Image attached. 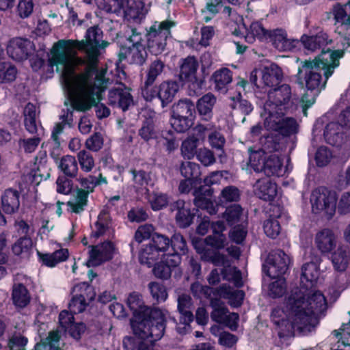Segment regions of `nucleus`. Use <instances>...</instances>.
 Returning a JSON list of instances; mask_svg holds the SVG:
<instances>
[{
    "label": "nucleus",
    "mask_w": 350,
    "mask_h": 350,
    "mask_svg": "<svg viewBox=\"0 0 350 350\" xmlns=\"http://www.w3.org/2000/svg\"><path fill=\"white\" fill-rule=\"evenodd\" d=\"M127 306L132 311L133 336L123 338L124 350H154L155 342L164 335L166 320L159 308L145 306L142 295L137 292L129 294Z\"/></svg>",
    "instance_id": "nucleus-1"
},
{
    "label": "nucleus",
    "mask_w": 350,
    "mask_h": 350,
    "mask_svg": "<svg viewBox=\"0 0 350 350\" xmlns=\"http://www.w3.org/2000/svg\"><path fill=\"white\" fill-rule=\"evenodd\" d=\"M321 47V52L312 60L302 62L299 74L304 72V82L307 92L303 95L301 101L304 116L307 110L315 102L317 96L326 87L328 79L333 75L334 70L340 65V59L345 55L342 49L332 50Z\"/></svg>",
    "instance_id": "nucleus-2"
},
{
    "label": "nucleus",
    "mask_w": 350,
    "mask_h": 350,
    "mask_svg": "<svg viewBox=\"0 0 350 350\" xmlns=\"http://www.w3.org/2000/svg\"><path fill=\"white\" fill-rule=\"evenodd\" d=\"M103 32L98 25L89 27L85 35V39L59 40L55 42L51 51V57L49 59V70L53 72V66L59 64L66 66L69 62V52L75 49L85 54L100 55V49H105L109 42L103 40Z\"/></svg>",
    "instance_id": "nucleus-3"
},
{
    "label": "nucleus",
    "mask_w": 350,
    "mask_h": 350,
    "mask_svg": "<svg viewBox=\"0 0 350 350\" xmlns=\"http://www.w3.org/2000/svg\"><path fill=\"white\" fill-rule=\"evenodd\" d=\"M99 56L94 54H85V67L83 72L79 74L74 84L71 104L73 109L78 111H87L94 105V92L99 90L97 77L105 81V87H107L109 79L103 73L98 72Z\"/></svg>",
    "instance_id": "nucleus-4"
},
{
    "label": "nucleus",
    "mask_w": 350,
    "mask_h": 350,
    "mask_svg": "<svg viewBox=\"0 0 350 350\" xmlns=\"http://www.w3.org/2000/svg\"><path fill=\"white\" fill-rule=\"evenodd\" d=\"M287 308L295 322L314 329L319 323V315H325L327 303L319 291L306 295L301 289L296 288L287 298Z\"/></svg>",
    "instance_id": "nucleus-5"
},
{
    "label": "nucleus",
    "mask_w": 350,
    "mask_h": 350,
    "mask_svg": "<svg viewBox=\"0 0 350 350\" xmlns=\"http://www.w3.org/2000/svg\"><path fill=\"white\" fill-rule=\"evenodd\" d=\"M268 39L275 49L279 51H293L301 45L308 51H314L323 46L332 43L327 33L321 31L314 36L303 35L300 40L288 38L286 31L283 29L270 30Z\"/></svg>",
    "instance_id": "nucleus-6"
},
{
    "label": "nucleus",
    "mask_w": 350,
    "mask_h": 350,
    "mask_svg": "<svg viewBox=\"0 0 350 350\" xmlns=\"http://www.w3.org/2000/svg\"><path fill=\"white\" fill-rule=\"evenodd\" d=\"M175 26L174 21L165 20L160 23L155 21L147 29L145 35L146 39L145 46L151 55L157 56L165 50L167 40L172 36L171 29Z\"/></svg>",
    "instance_id": "nucleus-7"
},
{
    "label": "nucleus",
    "mask_w": 350,
    "mask_h": 350,
    "mask_svg": "<svg viewBox=\"0 0 350 350\" xmlns=\"http://www.w3.org/2000/svg\"><path fill=\"white\" fill-rule=\"evenodd\" d=\"M199 68V62L195 56L189 55L181 59L179 63V74L178 81L184 86L188 83V91L190 96H197L205 88V80L196 76Z\"/></svg>",
    "instance_id": "nucleus-8"
},
{
    "label": "nucleus",
    "mask_w": 350,
    "mask_h": 350,
    "mask_svg": "<svg viewBox=\"0 0 350 350\" xmlns=\"http://www.w3.org/2000/svg\"><path fill=\"white\" fill-rule=\"evenodd\" d=\"M291 88L288 84L274 88L268 94V100L264 104V111L267 115L278 113L285 115L290 107Z\"/></svg>",
    "instance_id": "nucleus-9"
},
{
    "label": "nucleus",
    "mask_w": 350,
    "mask_h": 350,
    "mask_svg": "<svg viewBox=\"0 0 350 350\" xmlns=\"http://www.w3.org/2000/svg\"><path fill=\"white\" fill-rule=\"evenodd\" d=\"M182 84L176 80L169 79L162 81L159 85H154L141 93L146 102H151L154 98L161 101L163 108L167 107L174 99Z\"/></svg>",
    "instance_id": "nucleus-10"
},
{
    "label": "nucleus",
    "mask_w": 350,
    "mask_h": 350,
    "mask_svg": "<svg viewBox=\"0 0 350 350\" xmlns=\"http://www.w3.org/2000/svg\"><path fill=\"white\" fill-rule=\"evenodd\" d=\"M310 202L314 214L324 211L327 218L331 219L336 209V193L325 187H319L312 191Z\"/></svg>",
    "instance_id": "nucleus-11"
},
{
    "label": "nucleus",
    "mask_w": 350,
    "mask_h": 350,
    "mask_svg": "<svg viewBox=\"0 0 350 350\" xmlns=\"http://www.w3.org/2000/svg\"><path fill=\"white\" fill-rule=\"evenodd\" d=\"M181 262L182 259L176 254H163L161 260L152 267V273L163 281L170 280L172 275L175 279H179L183 274Z\"/></svg>",
    "instance_id": "nucleus-12"
},
{
    "label": "nucleus",
    "mask_w": 350,
    "mask_h": 350,
    "mask_svg": "<svg viewBox=\"0 0 350 350\" xmlns=\"http://www.w3.org/2000/svg\"><path fill=\"white\" fill-rule=\"evenodd\" d=\"M284 115L273 113L267 115L265 119V126L269 130L278 132L284 137H290L298 132L299 125L294 118H285Z\"/></svg>",
    "instance_id": "nucleus-13"
},
{
    "label": "nucleus",
    "mask_w": 350,
    "mask_h": 350,
    "mask_svg": "<svg viewBox=\"0 0 350 350\" xmlns=\"http://www.w3.org/2000/svg\"><path fill=\"white\" fill-rule=\"evenodd\" d=\"M171 211H176L175 216L176 223L180 228H187L189 227L193 222L196 215L198 217V209L193 207L191 201H185L178 199L170 204Z\"/></svg>",
    "instance_id": "nucleus-14"
},
{
    "label": "nucleus",
    "mask_w": 350,
    "mask_h": 350,
    "mask_svg": "<svg viewBox=\"0 0 350 350\" xmlns=\"http://www.w3.org/2000/svg\"><path fill=\"white\" fill-rule=\"evenodd\" d=\"M88 260L85 262L88 267H98L104 262L111 260L114 256L116 246L111 241H105L100 244L90 245Z\"/></svg>",
    "instance_id": "nucleus-15"
},
{
    "label": "nucleus",
    "mask_w": 350,
    "mask_h": 350,
    "mask_svg": "<svg viewBox=\"0 0 350 350\" xmlns=\"http://www.w3.org/2000/svg\"><path fill=\"white\" fill-rule=\"evenodd\" d=\"M34 49V44L30 40L21 37L10 39L6 46L8 56L16 62L28 59Z\"/></svg>",
    "instance_id": "nucleus-16"
},
{
    "label": "nucleus",
    "mask_w": 350,
    "mask_h": 350,
    "mask_svg": "<svg viewBox=\"0 0 350 350\" xmlns=\"http://www.w3.org/2000/svg\"><path fill=\"white\" fill-rule=\"evenodd\" d=\"M269 265L267 275L271 278H280L288 269L291 259L282 250L272 251L268 256Z\"/></svg>",
    "instance_id": "nucleus-17"
},
{
    "label": "nucleus",
    "mask_w": 350,
    "mask_h": 350,
    "mask_svg": "<svg viewBox=\"0 0 350 350\" xmlns=\"http://www.w3.org/2000/svg\"><path fill=\"white\" fill-rule=\"evenodd\" d=\"M77 288H79L81 291L79 294L73 295L68 304V308L74 314L83 312L88 306L87 300H94L96 295L93 287L87 282H83L79 286H75L74 291Z\"/></svg>",
    "instance_id": "nucleus-18"
},
{
    "label": "nucleus",
    "mask_w": 350,
    "mask_h": 350,
    "mask_svg": "<svg viewBox=\"0 0 350 350\" xmlns=\"http://www.w3.org/2000/svg\"><path fill=\"white\" fill-rule=\"evenodd\" d=\"M286 309L289 319L284 318L278 320L273 319V323L278 327V336L280 338H286L293 336L296 327L301 330H312V328L309 325H305L301 323L295 322L294 318H293L290 314V310L287 308V302L286 303Z\"/></svg>",
    "instance_id": "nucleus-19"
},
{
    "label": "nucleus",
    "mask_w": 350,
    "mask_h": 350,
    "mask_svg": "<svg viewBox=\"0 0 350 350\" xmlns=\"http://www.w3.org/2000/svg\"><path fill=\"white\" fill-rule=\"evenodd\" d=\"M213 193L212 188L204 190V188L198 187L193 190V194L195 198L193 207L206 210L210 215L216 214L218 211V205L215 204L214 202L211 200Z\"/></svg>",
    "instance_id": "nucleus-20"
},
{
    "label": "nucleus",
    "mask_w": 350,
    "mask_h": 350,
    "mask_svg": "<svg viewBox=\"0 0 350 350\" xmlns=\"http://www.w3.org/2000/svg\"><path fill=\"white\" fill-rule=\"evenodd\" d=\"M21 191L10 187L5 189L1 194V208L3 213L12 215L20 209Z\"/></svg>",
    "instance_id": "nucleus-21"
},
{
    "label": "nucleus",
    "mask_w": 350,
    "mask_h": 350,
    "mask_svg": "<svg viewBox=\"0 0 350 350\" xmlns=\"http://www.w3.org/2000/svg\"><path fill=\"white\" fill-rule=\"evenodd\" d=\"M108 104L126 111L131 105H134V102L133 96L129 90L117 88L109 91Z\"/></svg>",
    "instance_id": "nucleus-22"
},
{
    "label": "nucleus",
    "mask_w": 350,
    "mask_h": 350,
    "mask_svg": "<svg viewBox=\"0 0 350 350\" xmlns=\"http://www.w3.org/2000/svg\"><path fill=\"white\" fill-rule=\"evenodd\" d=\"M161 133L162 131L157 126L154 118L149 116L142 120L137 135L143 142L150 144L153 141H157L161 137Z\"/></svg>",
    "instance_id": "nucleus-23"
},
{
    "label": "nucleus",
    "mask_w": 350,
    "mask_h": 350,
    "mask_svg": "<svg viewBox=\"0 0 350 350\" xmlns=\"http://www.w3.org/2000/svg\"><path fill=\"white\" fill-rule=\"evenodd\" d=\"M333 14L336 25V31L340 34L350 30V0L344 5L337 4L333 8Z\"/></svg>",
    "instance_id": "nucleus-24"
},
{
    "label": "nucleus",
    "mask_w": 350,
    "mask_h": 350,
    "mask_svg": "<svg viewBox=\"0 0 350 350\" xmlns=\"http://www.w3.org/2000/svg\"><path fill=\"white\" fill-rule=\"evenodd\" d=\"M217 101L212 93H207L200 98L195 105L196 113L202 120L208 122L213 116V109Z\"/></svg>",
    "instance_id": "nucleus-25"
},
{
    "label": "nucleus",
    "mask_w": 350,
    "mask_h": 350,
    "mask_svg": "<svg viewBox=\"0 0 350 350\" xmlns=\"http://www.w3.org/2000/svg\"><path fill=\"white\" fill-rule=\"evenodd\" d=\"M134 42L135 45H132V47H122L121 49L119 54L120 59H125L128 54H131L133 63L142 66L146 63L148 58L147 49L145 45L139 43V41L135 40Z\"/></svg>",
    "instance_id": "nucleus-26"
},
{
    "label": "nucleus",
    "mask_w": 350,
    "mask_h": 350,
    "mask_svg": "<svg viewBox=\"0 0 350 350\" xmlns=\"http://www.w3.org/2000/svg\"><path fill=\"white\" fill-rule=\"evenodd\" d=\"M211 229L213 234L209 235L204 239L206 245L211 246L217 250L224 248L226 238L223 232L226 230L225 224L223 221L211 222Z\"/></svg>",
    "instance_id": "nucleus-27"
},
{
    "label": "nucleus",
    "mask_w": 350,
    "mask_h": 350,
    "mask_svg": "<svg viewBox=\"0 0 350 350\" xmlns=\"http://www.w3.org/2000/svg\"><path fill=\"white\" fill-rule=\"evenodd\" d=\"M315 243L321 253H329L336 248L337 238L331 229L324 228L316 234Z\"/></svg>",
    "instance_id": "nucleus-28"
},
{
    "label": "nucleus",
    "mask_w": 350,
    "mask_h": 350,
    "mask_svg": "<svg viewBox=\"0 0 350 350\" xmlns=\"http://www.w3.org/2000/svg\"><path fill=\"white\" fill-rule=\"evenodd\" d=\"M259 72L262 82L267 87L277 86L283 78L282 69L275 63L264 66Z\"/></svg>",
    "instance_id": "nucleus-29"
},
{
    "label": "nucleus",
    "mask_w": 350,
    "mask_h": 350,
    "mask_svg": "<svg viewBox=\"0 0 350 350\" xmlns=\"http://www.w3.org/2000/svg\"><path fill=\"white\" fill-rule=\"evenodd\" d=\"M165 68V62L160 59H157L150 63L144 83L141 86V93L154 86L155 81L164 71Z\"/></svg>",
    "instance_id": "nucleus-30"
},
{
    "label": "nucleus",
    "mask_w": 350,
    "mask_h": 350,
    "mask_svg": "<svg viewBox=\"0 0 350 350\" xmlns=\"http://www.w3.org/2000/svg\"><path fill=\"white\" fill-rule=\"evenodd\" d=\"M193 246L197 253L201 254L204 261L211 262L215 266H224L226 262V256L217 250L206 248L203 245H198L197 241H193Z\"/></svg>",
    "instance_id": "nucleus-31"
},
{
    "label": "nucleus",
    "mask_w": 350,
    "mask_h": 350,
    "mask_svg": "<svg viewBox=\"0 0 350 350\" xmlns=\"http://www.w3.org/2000/svg\"><path fill=\"white\" fill-rule=\"evenodd\" d=\"M256 195L265 201H273L278 193L277 185L269 178L258 180L256 183Z\"/></svg>",
    "instance_id": "nucleus-32"
},
{
    "label": "nucleus",
    "mask_w": 350,
    "mask_h": 350,
    "mask_svg": "<svg viewBox=\"0 0 350 350\" xmlns=\"http://www.w3.org/2000/svg\"><path fill=\"white\" fill-rule=\"evenodd\" d=\"M37 255L39 261L43 265L48 267H54L58 263L66 261L69 256V252L68 249H59L51 254H43L37 251Z\"/></svg>",
    "instance_id": "nucleus-33"
},
{
    "label": "nucleus",
    "mask_w": 350,
    "mask_h": 350,
    "mask_svg": "<svg viewBox=\"0 0 350 350\" xmlns=\"http://www.w3.org/2000/svg\"><path fill=\"white\" fill-rule=\"evenodd\" d=\"M12 299L16 308L23 309L29 304L31 295L23 284L17 283L12 286Z\"/></svg>",
    "instance_id": "nucleus-34"
},
{
    "label": "nucleus",
    "mask_w": 350,
    "mask_h": 350,
    "mask_svg": "<svg viewBox=\"0 0 350 350\" xmlns=\"http://www.w3.org/2000/svg\"><path fill=\"white\" fill-rule=\"evenodd\" d=\"M262 166L263 167L262 172L268 177L271 176H283V161L279 156L275 154L267 156L264 159Z\"/></svg>",
    "instance_id": "nucleus-35"
},
{
    "label": "nucleus",
    "mask_w": 350,
    "mask_h": 350,
    "mask_svg": "<svg viewBox=\"0 0 350 350\" xmlns=\"http://www.w3.org/2000/svg\"><path fill=\"white\" fill-rule=\"evenodd\" d=\"M99 85V90H96V92H94V105L91 106V108L92 107H95L96 108V117L101 120L105 118H107L110 115V109L106 107L104 104L100 103V102L102 100L103 97L102 94L105 91L107 88L105 87V81L102 79H100V77H97Z\"/></svg>",
    "instance_id": "nucleus-36"
},
{
    "label": "nucleus",
    "mask_w": 350,
    "mask_h": 350,
    "mask_svg": "<svg viewBox=\"0 0 350 350\" xmlns=\"http://www.w3.org/2000/svg\"><path fill=\"white\" fill-rule=\"evenodd\" d=\"M331 259L335 271L340 273L345 272L350 260L347 247L338 246L337 250L332 253Z\"/></svg>",
    "instance_id": "nucleus-37"
},
{
    "label": "nucleus",
    "mask_w": 350,
    "mask_h": 350,
    "mask_svg": "<svg viewBox=\"0 0 350 350\" xmlns=\"http://www.w3.org/2000/svg\"><path fill=\"white\" fill-rule=\"evenodd\" d=\"M163 254L150 243L144 245L139 254V261L142 265L152 267L159 259L162 258Z\"/></svg>",
    "instance_id": "nucleus-38"
},
{
    "label": "nucleus",
    "mask_w": 350,
    "mask_h": 350,
    "mask_svg": "<svg viewBox=\"0 0 350 350\" xmlns=\"http://www.w3.org/2000/svg\"><path fill=\"white\" fill-rule=\"evenodd\" d=\"M172 116L194 118L196 116L195 104L189 98L180 99L174 104L172 109Z\"/></svg>",
    "instance_id": "nucleus-39"
},
{
    "label": "nucleus",
    "mask_w": 350,
    "mask_h": 350,
    "mask_svg": "<svg viewBox=\"0 0 350 350\" xmlns=\"http://www.w3.org/2000/svg\"><path fill=\"white\" fill-rule=\"evenodd\" d=\"M228 312V309L226 308H215L211 313V318L217 323L226 322L229 325L231 330L235 331L238 326L239 315L234 312L227 315Z\"/></svg>",
    "instance_id": "nucleus-40"
},
{
    "label": "nucleus",
    "mask_w": 350,
    "mask_h": 350,
    "mask_svg": "<svg viewBox=\"0 0 350 350\" xmlns=\"http://www.w3.org/2000/svg\"><path fill=\"white\" fill-rule=\"evenodd\" d=\"M211 79L215 84L216 90L226 92L228 85L232 81V72L228 68H222L213 74Z\"/></svg>",
    "instance_id": "nucleus-41"
},
{
    "label": "nucleus",
    "mask_w": 350,
    "mask_h": 350,
    "mask_svg": "<svg viewBox=\"0 0 350 350\" xmlns=\"http://www.w3.org/2000/svg\"><path fill=\"white\" fill-rule=\"evenodd\" d=\"M58 168L64 176L68 178H75L79 170L78 162L74 156L65 155L60 159Z\"/></svg>",
    "instance_id": "nucleus-42"
},
{
    "label": "nucleus",
    "mask_w": 350,
    "mask_h": 350,
    "mask_svg": "<svg viewBox=\"0 0 350 350\" xmlns=\"http://www.w3.org/2000/svg\"><path fill=\"white\" fill-rule=\"evenodd\" d=\"M344 127L340 122H331L324 130L323 136L326 142L332 146H338V141L341 138V130Z\"/></svg>",
    "instance_id": "nucleus-43"
},
{
    "label": "nucleus",
    "mask_w": 350,
    "mask_h": 350,
    "mask_svg": "<svg viewBox=\"0 0 350 350\" xmlns=\"http://www.w3.org/2000/svg\"><path fill=\"white\" fill-rule=\"evenodd\" d=\"M110 224L111 217L109 211L106 209L102 210L94 224L96 230L92 232L91 237L98 239L104 235L109 228Z\"/></svg>",
    "instance_id": "nucleus-44"
},
{
    "label": "nucleus",
    "mask_w": 350,
    "mask_h": 350,
    "mask_svg": "<svg viewBox=\"0 0 350 350\" xmlns=\"http://www.w3.org/2000/svg\"><path fill=\"white\" fill-rule=\"evenodd\" d=\"M170 246L173 252L167 254H176L182 259V256L188 253L189 249L186 239L180 232H175L170 239Z\"/></svg>",
    "instance_id": "nucleus-45"
},
{
    "label": "nucleus",
    "mask_w": 350,
    "mask_h": 350,
    "mask_svg": "<svg viewBox=\"0 0 350 350\" xmlns=\"http://www.w3.org/2000/svg\"><path fill=\"white\" fill-rule=\"evenodd\" d=\"M180 172L185 178L192 179L202 183L200 167L198 163L191 161H183L180 167Z\"/></svg>",
    "instance_id": "nucleus-46"
},
{
    "label": "nucleus",
    "mask_w": 350,
    "mask_h": 350,
    "mask_svg": "<svg viewBox=\"0 0 350 350\" xmlns=\"http://www.w3.org/2000/svg\"><path fill=\"white\" fill-rule=\"evenodd\" d=\"M89 191L81 188H77L76 202L68 201L67 205L72 208L75 213H80L85 210L88 205Z\"/></svg>",
    "instance_id": "nucleus-47"
},
{
    "label": "nucleus",
    "mask_w": 350,
    "mask_h": 350,
    "mask_svg": "<svg viewBox=\"0 0 350 350\" xmlns=\"http://www.w3.org/2000/svg\"><path fill=\"white\" fill-rule=\"evenodd\" d=\"M243 214V208L240 204H233L226 206L224 218L230 226L239 224Z\"/></svg>",
    "instance_id": "nucleus-48"
},
{
    "label": "nucleus",
    "mask_w": 350,
    "mask_h": 350,
    "mask_svg": "<svg viewBox=\"0 0 350 350\" xmlns=\"http://www.w3.org/2000/svg\"><path fill=\"white\" fill-rule=\"evenodd\" d=\"M194 120V118H188V116L180 118L172 115L170 124L177 133H185L193 125Z\"/></svg>",
    "instance_id": "nucleus-49"
},
{
    "label": "nucleus",
    "mask_w": 350,
    "mask_h": 350,
    "mask_svg": "<svg viewBox=\"0 0 350 350\" xmlns=\"http://www.w3.org/2000/svg\"><path fill=\"white\" fill-rule=\"evenodd\" d=\"M148 202L153 211H159L168 205L169 199L165 193L153 191L149 194Z\"/></svg>",
    "instance_id": "nucleus-50"
},
{
    "label": "nucleus",
    "mask_w": 350,
    "mask_h": 350,
    "mask_svg": "<svg viewBox=\"0 0 350 350\" xmlns=\"http://www.w3.org/2000/svg\"><path fill=\"white\" fill-rule=\"evenodd\" d=\"M17 74L16 68L5 62L0 63V83H8L16 79Z\"/></svg>",
    "instance_id": "nucleus-51"
},
{
    "label": "nucleus",
    "mask_w": 350,
    "mask_h": 350,
    "mask_svg": "<svg viewBox=\"0 0 350 350\" xmlns=\"http://www.w3.org/2000/svg\"><path fill=\"white\" fill-rule=\"evenodd\" d=\"M241 193L239 189L235 186H227L221 192L219 201L221 204L232 202H238Z\"/></svg>",
    "instance_id": "nucleus-52"
},
{
    "label": "nucleus",
    "mask_w": 350,
    "mask_h": 350,
    "mask_svg": "<svg viewBox=\"0 0 350 350\" xmlns=\"http://www.w3.org/2000/svg\"><path fill=\"white\" fill-rule=\"evenodd\" d=\"M148 288L153 299L157 302L165 301L167 297L165 286L157 282H150Z\"/></svg>",
    "instance_id": "nucleus-53"
},
{
    "label": "nucleus",
    "mask_w": 350,
    "mask_h": 350,
    "mask_svg": "<svg viewBox=\"0 0 350 350\" xmlns=\"http://www.w3.org/2000/svg\"><path fill=\"white\" fill-rule=\"evenodd\" d=\"M152 246L160 251L163 254L169 249L170 242V238L163 234L154 232L150 243Z\"/></svg>",
    "instance_id": "nucleus-54"
},
{
    "label": "nucleus",
    "mask_w": 350,
    "mask_h": 350,
    "mask_svg": "<svg viewBox=\"0 0 350 350\" xmlns=\"http://www.w3.org/2000/svg\"><path fill=\"white\" fill-rule=\"evenodd\" d=\"M32 247V240L29 236L21 237L12 245V250L14 255L20 256L23 253H29Z\"/></svg>",
    "instance_id": "nucleus-55"
},
{
    "label": "nucleus",
    "mask_w": 350,
    "mask_h": 350,
    "mask_svg": "<svg viewBox=\"0 0 350 350\" xmlns=\"http://www.w3.org/2000/svg\"><path fill=\"white\" fill-rule=\"evenodd\" d=\"M271 282L269 286V294L272 298L282 297L286 292V281L284 278L280 277Z\"/></svg>",
    "instance_id": "nucleus-56"
},
{
    "label": "nucleus",
    "mask_w": 350,
    "mask_h": 350,
    "mask_svg": "<svg viewBox=\"0 0 350 350\" xmlns=\"http://www.w3.org/2000/svg\"><path fill=\"white\" fill-rule=\"evenodd\" d=\"M154 232L153 225L148 224L141 225L136 230L134 239L137 243H140L144 240L151 239Z\"/></svg>",
    "instance_id": "nucleus-57"
},
{
    "label": "nucleus",
    "mask_w": 350,
    "mask_h": 350,
    "mask_svg": "<svg viewBox=\"0 0 350 350\" xmlns=\"http://www.w3.org/2000/svg\"><path fill=\"white\" fill-rule=\"evenodd\" d=\"M263 229L267 237L275 239L279 235L281 227L278 219L275 218H269L265 221Z\"/></svg>",
    "instance_id": "nucleus-58"
},
{
    "label": "nucleus",
    "mask_w": 350,
    "mask_h": 350,
    "mask_svg": "<svg viewBox=\"0 0 350 350\" xmlns=\"http://www.w3.org/2000/svg\"><path fill=\"white\" fill-rule=\"evenodd\" d=\"M198 139L196 137L187 138L184 140L181 146V152L185 157L191 159L197 154V144Z\"/></svg>",
    "instance_id": "nucleus-59"
},
{
    "label": "nucleus",
    "mask_w": 350,
    "mask_h": 350,
    "mask_svg": "<svg viewBox=\"0 0 350 350\" xmlns=\"http://www.w3.org/2000/svg\"><path fill=\"white\" fill-rule=\"evenodd\" d=\"M127 218L131 223H141L148 219V214L143 207H133L128 211Z\"/></svg>",
    "instance_id": "nucleus-60"
},
{
    "label": "nucleus",
    "mask_w": 350,
    "mask_h": 350,
    "mask_svg": "<svg viewBox=\"0 0 350 350\" xmlns=\"http://www.w3.org/2000/svg\"><path fill=\"white\" fill-rule=\"evenodd\" d=\"M247 231L246 228L242 224L234 225L229 232V237L232 242L237 244H241L245 240Z\"/></svg>",
    "instance_id": "nucleus-61"
},
{
    "label": "nucleus",
    "mask_w": 350,
    "mask_h": 350,
    "mask_svg": "<svg viewBox=\"0 0 350 350\" xmlns=\"http://www.w3.org/2000/svg\"><path fill=\"white\" fill-rule=\"evenodd\" d=\"M99 7L109 13H119L124 7V0H101Z\"/></svg>",
    "instance_id": "nucleus-62"
},
{
    "label": "nucleus",
    "mask_w": 350,
    "mask_h": 350,
    "mask_svg": "<svg viewBox=\"0 0 350 350\" xmlns=\"http://www.w3.org/2000/svg\"><path fill=\"white\" fill-rule=\"evenodd\" d=\"M81 169L85 172H90L94 166V161L90 152L82 150L77 155Z\"/></svg>",
    "instance_id": "nucleus-63"
},
{
    "label": "nucleus",
    "mask_w": 350,
    "mask_h": 350,
    "mask_svg": "<svg viewBox=\"0 0 350 350\" xmlns=\"http://www.w3.org/2000/svg\"><path fill=\"white\" fill-rule=\"evenodd\" d=\"M332 157V152L327 147H319L315 154V161L317 166L324 167L327 165Z\"/></svg>",
    "instance_id": "nucleus-64"
}]
</instances>
